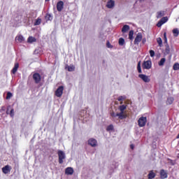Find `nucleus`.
I'll return each instance as SVG.
<instances>
[{"label":"nucleus","mask_w":179,"mask_h":179,"mask_svg":"<svg viewBox=\"0 0 179 179\" xmlns=\"http://www.w3.org/2000/svg\"><path fill=\"white\" fill-rule=\"evenodd\" d=\"M146 122H148V118L146 117H141L138 120V124L140 128H142L146 125Z\"/></svg>","instance_id":"f257e3e1"},{"label":"nucleus","mask_w":179,"mask_h":179,"mask_svg":"<svg viewBox=\"0 0 179 179\" xmlns=\"http://www.w3.org/2000/svg\"><path fill=\"white\" fill-rule=\"evenodd\" d=\"M57 155L59 157V164H62V163H64V159H65L66 157L65 152H64L62 150H58Z\"/></svg>","instance_id":"f03ea898"},{"label":"nucleus","mask_w":179,"mask_h":179,"mask_svg":"<svg viewBox=\"0 0 179 179\" xmlns=\"http://www.w3.org/2000/svg\"><path fill=\"white\" fill-rule=\"evenodd\" d=\"M143 69H150L152 68V61L145 60L143 62Z\"/></svg>","instance_id":"7ed1b4c3"},{"label":"nucleus","mask_w":179,"mask_h":179,"mask_svg":"<svg viewBox=\"0 0 179 179\" xmlns=\"http://www.w3.org/2000/svg\"><path fill=\"white\" fill-rule=\"evenodd\" d=\"M142 38H143L142 33L141 32L138 33L134 40V44L136 45H138L139 43L142 41Z\"/></svg>","instance_id":"20e7f679"},{"label":"nucleus","mask_w":179,"mask_h":179,"mask_svg":"<svg viewBox=\"0 0 179 179\" xmlns=\"http://www.w3.org/2000/svg\"><path fill=\"white\" fill-rule=\"evenodd\" d=\"M106 8H108V9H114V8H115V1L108 0L106 3Z\"/></svg>","instance_id":"39448f33"},{"label":"nucleus","mask_w":179,"mask_h":179,"mask_svg":"<svg viewBox=\"0 0 179 179\" xmlns=\"http://www.w3.org/2000/svg\"><path fill=\"white\" fill-rule=\"evenodd\" d=\"M169 21V17H163L157 24V27H162L164 23H166V22Z\"/></svg>","instance_id":"423d86ee"},{"label":"nucleus","mask_w":179,"mask_h":179,"mask_svg":"<svg viewBox=\"0 0 179 179\" xmlns=\"http://www.w3.org/2000/svg\"><path fill=\"white\" fill-rule=\"evenodd\" d=\"M87 143L90 146H92V148H96V146H97V140L91 138L88 140Z\"/></svg>","instance_id":"0eeeda50"},{"label":"nucleus","mask_w":179,"mask_h":179,"mask_svg":"<svg viewBox=\"0 0 179 179\" xmlns=\"http://www.w3.org/2000/svg\"><path fill=\"white\" fill-rule=\"evenodd\" d=\"M33 79L35 82V83H40L41 80V76L38 73H35L33 75Z\"/></svg>","instance_id":"6e6552de"},{"label":"nucleus","mask_w":179,"mask_h":179,"mask_svg":"<svg viewBox=\"0 0 179 179\" xmlns=\"http://www.w3.org/2000/svg\"><path fill=\"white\" fill-rule=\"evenodd\" d=\"M63 93H64V86H60L56 90L55 95L57 96V97H61Z\"/></svg>","instance_id":"1a4fd4ad"},{"label":"nucleus","mask_w":179,"mask_h":179,"mask_svg":"<svg viewBox=\"0 0 179 179\" xmlns=\"http://www.w3.org/2000/svg\"><path fill=\"white\" fill-rule=\"evenodd\" d=\"M138 78H140V79L143 80V82H145V83H149V82H150V78H149V76H148L145 74H139Z\"/></svg>","instance_id":"9d476101"},{"label":"nucleus","mask_w":179,"mask_h":179,"mask_svg":"<svg viewBox=\"0 0 179 179\" xmlns=\"http://www.w3.org/2000/svg\"><path fill=\"white\" fill-rule=\"evenodd\" d=\"M57 9L58 12H62V9H64V1H59L57 3Z\"/></svg>","instance_id":"9b49d317"},{"label":"nucleus","mask_w":179,"mask_h":179,"mask_svg":"<svg viewBox=\"0 0 179 179\" xmlns=\"http://www.w3.org/2000/svg\"><path fill=\"white\" fill-rule=\"evenodd\" d=\"M15 41H16V43H24V37H23V36H22V35H17L15 37Z\"/></svg>","instance_id":"f8f14e48"},{"label":"nucleus","mask_w":179,"mask_h":179,"mask_svg":"<svg viewBox=\"0 0 179 179\" xmlns=\"http://www.w3.org/2000/svg\"><path fill=\"white\" fill-rule=\"evenodd\" d=\"M116 115H117L119 120H124L127 117V114H125L124 112L116 113Z\"/></svg>","instance_id":"ddd939ff"},{"label":"nucleus","mask_w":179,"mask_h":179,"mask_svg":"<svg viewBox=\"0 0 179 179\" xmlns=\"http://www.w3.org/2000/svg\"><path fill=\"white\" fill-rule=\"evenodd\" d=\"M65 173L67 176H72L73 174V169L72 167H68L66 169Z\"/></svg>","instance_id":"4468645a"},{"label":"nucleus","mask_w":179,"mask_h":179,"mask_svg":"<svg viewBox=\"0 0 179 179\" xmlns=\"http://www.w3.org/2000/svg\"><path fill=\"white\" fill-rule=\"evenodd\" d=\"M10 166L9 165H7L2 168V171L4 174H8L9 171H10Z\"/></svg>","instance_id":"2eb2a0df"},{"label":"nucleus","mask_w":179,"mask_h":179,"mask_svg":"<svg viewBox=\"0 0 179 179\" xmlns=\"http://www.w3.org/2000/svg\"><path fill=\"white\" fill-rule=\"evenodd\" d=\"M65 69L69 71V72H73V71H75V66L73 65H66Z\"/></svg>","instance_id":"dca6fc26"},{"label":"nucleus","mask_w":179,"mask_h":179,"mask_svg":"<svg viewBox=\"0 0 179 179\" xmlns=\"http://www.w3.org/2000/svg\"><path fill=\"white\" fill-rule=\"evenodd\" d=\"M164 15H166V13L164 11H163V10L158 11L157 13V18L160 19V18L163 17V16H164Z\"/></svg>","instance_id":"f3484780"},{"label":"nucleus","mask_w":179,"mask_h":179,"mask_svg":"<svg viewBox=\"0 0 179 179\" xmlns=\"http://www.w3.org/2000/svg\"><path fill=\"white\" fill-rule=\"evenodd\" d=\"M17 69H19V64L15 63V66L12 70V73H13V74L16 73V72H17Z\"/></svg>","instance_id":"a211bd4d"},{"label":"nucleus","mask_w":179,"mask_h":179,"mask_svg":"<svg viewBox=\"0 0 179 179\" xmlns=\"http://www.w3.org/2000/svg\"><path fill=\"white\" fill-rule=\"evenodd\" d=\"M161 178H167V173H166L165 170H161L160 171Z\"/></svg>","instance_id":"6ab92c4d"},{"label":"nucleus","mask_w":179,"mask_h":179,"mask_svg":"<svg viewBox=\"0 0 179 179\" xmlns=\"http://www.w3.org/2000/svg\"><path fill=\"white\" fill-rule=\"evenodd\" d=\"M129 30V25H124L122 29V33H127Z\"/></svg>","instance_id":"aec40b11"},{"label":"nucleus","mask_w":179,"mask_h":179,"mask_svg":"<svg viewBox=\"0 0 179 179\" xmlns=\"http://www.w3.org/2000/svg\"><path fill=\"white\" fill-rule=\"evenodd\" d=\"M172 33H173L174 37H178V34H179L178 29H177V28L173 29L172 31Z\"/></svg>","instance_id":"412c9836"},{"label":"nucleus","mask_w":179,"mask_h":179,"mask_svg":"<svg viewBox=\"0 0 179 179\" xmlns=\"http://www.w3.org/2000/svg\"><path fill=\"white\" fill-rule=\"evenodd\" d=\"M165 63H166V58H162L159 62L158 65L159 66H164Z\"/></svg>","instance_id":"4be33fe9"},{"label":"nucleus","mask_w":179,"mask_h":179,"mask_svg":"<svg viewBox=\"0 0 179 179\" xmlns=\"http://www.w3.org/2000/svg\"><path fill=\"white\" fill-rule=\"evenodd\" d=\"M28 43H36V39L33 36H29L27 40Z\"/></svg>","instance_id":"5701e85b"},{"label":"nucleus","mask_w":179,"mask_h":179,"mask_svg":"<svg viewBox=\"0 0 179 179\" xmlns=\"http://www.w3.org/2000/svg\"><path fill=\"white\" fill-rule=\"evenodd\" d=\"M155 176H156V174H155V173L152 171L148 174L149 179H153V178H155Z\"/></svg>","instance_id":"b1692460"},{"label":"nucleus","mask_w":179,"mask_h":179,"mask_svg":"<svg viewBox=\"0 0 179 179\" xmlns=\"http://www.w3.org/2000/svg\"><path fill=\"white\" fill-rule=\"evenodd\" d=\"M127 109V106L125 105H122L119 106V110L120 112L124 113V110Z\"/></svg>","instance_id":"393cba45"},{"label":"nucleus","mask_w":179,"mask_h":179,"mask_svg":"<svg viewBox=\"0 0 179 179\" xmlns=\"http://www.w3.org/2000/svg\"><path fill=\"white\" fill-rule=\"evenodd\" d=\"M129 40H134V30H131L129 33Z\"/></svg>","instance_id":"a878e982"},{"label":"nucleus","mask_w":179,"mask_h":179,"mask_svg":"<svg viewBox=\"0 0 179 179\" xmlns=\"http://www.w3.org/2000/svg\"><path fill=\"white\" fill-rule=\"evenodd\" d=\"M157 42L158 43L159 47H162L163 45V41L162 40V38H157Z\"/></svg>","instance_id":"bb28decb"},{"label":"nucleus","mask_w":179,"mask_h":179,"mask_svg":"<svg viewBox=\"0 0 179 179\" xmlns=\"http://www.w3.org/2000/svg\"><path fill=\"white\" fill-rule=\"evenodd\" d=\"M125 44V40L122 38H119V45H124Z\"/></svg>","instance_id":"cd10ccee"},{"label":"nucleus","mask_w":179,"mask_h":179,"mask_svg":"<svg viewBox=\"0 0 179 179\" xmlns=\"http://www.w3.org/2000/svg\"><path fill=\"white\" fill-rule=\"evenodd\" d=\"M137 71H138V73H142V69L141 68V62H139L138 63Z\"/></svg>","instance_id":"c85d7f7f"},{"label":"nucleus","mask_w":179,"mask_h":179,"mask_svg":"<svg viewBox=\"0 0 179 179\" xmlns=\"http://www.w3.org/2000/svg\"><path fill=\"white\" fill-rule=\"evenodd\" d=\"M173 101H174V98L169 97L167 99V104H173Z\"/></svg>","instance_id":"c756f323"},{"label":"nucleus","mask_w":179,"mask_h":179,"mask_svg":"<svg viewBox=\"0 0 179 179\" xmlns=\"http://www.w3.org/2000/svg\"><path fill=\"white\" fill-rule=\"evenodd\" d=\"M41 24V19L38 18V19L36 20V22H35V23H34V25H35V26H38V24Z\"/></svg>","instance_id":"7c9ffc66"},{"label":"nucleus","mask_w":179,"mask_h":179,"mask_svg":"<svg viewBox=\"0 0 179 179\" xmlns=\"http://www.w3.org/2000/svg\"><path fill=\"white\" fill-rule=\"evenodd\" d=\"M178 69H179V64L178 63H176L173 65V70L174 71H178Z\"/></svg>","instance_id":"2f4dec72"},{"label":"nucleus","mask_w":179,"mask_h":179,"mask_svg":"<svg viewBox=\"0 0 179 179\" xmlns=\"http://www.w3.org/2000/svg\"><path fill=\"white\" fill-rule=\"evenodd\" d=\"M127 97L125 96H120L117 98L118 101H123Z\"/></svg>","instance_id":"473e14b6"},{"label":"nucleus","mask_w":179,"mask_h":179,"mask_svg":"<svg viewBox=\"0 0 179 179\" xmlns=\"http://www.w3.org/2000/svg\"><path fill=\"white\" fill-rule=\"evenodd\" d=\"M113 129H114V126H113V124L108 126L106 128V131H113Z\"/></svg>","instance_id":"72a5a7b5"},{"label":"nucleus","mask_w":179,"mask_h":179,"mask_svg":"<svg viewBox=\"0 0 179 179\" xmlns=\"http://www.w3.org/2000/svg\"><path fill=\"white\" fill-rule=\"evenodd\" d=\"M13 95L10 92L7 93L6 99L9 100V99L12 98Z\"/></svg>","instance_id":"f704fd0d"},{"label":"nucleus","mask_w":179,"mask_h":179,"mask_svg":"<svg viewBox=\"0 0 179 179\" xmlns=\"http://www.w3.org/2000/svg\"><path fill=\"white\" fill-rule=\"evenodd\" d=\"M106 47L108 48H113V45H111V43H110V41H107L106 43Z\"/></svg>","instance_id":"c9c22d12"},{"label":"nucleus","mask_w":179,"mask_h":179,"mask_svg":"<svg viewBox=\"0 0 179 179\" xmlns=\"http://www.w3.org/2000/svg\"><path fill=\"white\" fill-rule=\"evenodd\" d=\"M150 55L152 58H153V57H155V50H150Z\"/></svg>","instance_id":"e433bc0d"},{"label":"nucleus","mask_w":179,"mask_h":179,"mask_svg":"<svg viewBox=\"0 0 179 179\" xmlns=\"http://www.w3.org/2000/svg\"><path fill=\"white\" fill-rule=\"evenodd\" d=\"M10 117H13L15 115V110L13 109L10 110Z\"/></svg>","instance_id":"4c0bfd02"},{"label":"nucleus","mask_w":179,"mask_h":179,"mask_svg":"<svg viewBox=\"0 0 179 179\" xmlns=\"http://www.w3.org/2000/svg\"><path fill=\"white\" fill-rule=\"evenodd\" d=\"M110 115L112 117V118H115L116 117H117V113H114V112H113L112 113H110Z\"/></svg>","instance_id":"58836bf2"},{"label":"nucleus","mask_w":179,"mask_h":179,"mask_svg":"<svg viewBox=\"0 0 179 179\" xmlns=\"http://www.w3.org/2000/svg\"><path fill=\"white\" fill-rule=\"evenodd\" d=\"M166 54H169V52H170V48L169 46H166Z\"/></svg>","instance_id":"ea45409f"},{"label":"nucleus","mask_w":179,"mask_h":179,"mask_svg":"<svg viewBox=\"0 0 179 179\" xmlns=\"http://www.w3.org/2000/svg\"><path fill=\"white\" fill-rule=\"evenodd\" d=\"M141 41H142V43L145 44V43H146V38H143Z\"/></svg>","instance_id":"a19ab883"},{"label":"nucleus","mask_w":179,"mask_h":179,"mask_svg":"<svg viewBox=\"0 0 179 179\" xmlns=\"http://www.w3.org/2000/svg\"><path fill=\"white\" fill-rule=\"evenodd\" d=\"M130 148H131V149H134V144L130 145Z\"/></svg>","instance_id":"79ce46f5"},{"label":"nucleus","mask_w":179,"mask_h":179,"mask_svg":"<svg viewBox=\"0 0 179 179\" xmlns=\"http://www.w3.org/2000/svg\"><path fill=\"white\" fill-rule=\"evenodd\" d=\"M164 38H167V36H166V32L164 34Z\"/></svg>","instance_id":"37998d69"},{"label":"nucleus","mask_w":179,"mask_h":179,"mask_svg":"<svg viewBox=\"0 0 179 179\" xmlns=\"http://www.w3.org/2000/svg\"><path fill=\"white\" fill-rule=\"evenodd\" d=\"M48 16H49V20L52 19V17L51 15H48Z\"/></svg>","instance_id":"c03bdc74"},{"label":"nucleus","mask_w":179,"mask_h":179,"mask_svg":"<svg viewBox=\"0 0 179 179\" xmlns=\"http://www.w3.org/2000/svg\"><path fill=\"white\" fill-rule=\"evenodd\" d=\"M164 43H167V38H164Z\"/></svg>","instance_id":"a18cd8bd"},{"label":"nucleus","mask_w":179,"mask_h":179,"mask_svg":"<svg viewBox=\"0 0 179 179\" xmlns=\"http://www.w3.org/2000/svg\"><path fill=\"white\" fill-rule=\"evenodd\" d=\"M3 108H3V107H2V110H3Z\"/></svg>","instance_id":"49530a36"},{"label":"nucleus","mask_w":179,"mask_h":179,"mask_svg":"<svg viewBox=\"0 0 179 179\" xmlns=\"http://www.w3.org/2000/svg\"><path fill=\"white\" fill-rule=\"evenodd\" d=\"M45 1H50V0H45Z\"/></svg>","instance_id":"de8ad7c7"},{"label":"nucleus","mask_w":179,"mask_h":179,"mask_svg":"<svg viewBox=\"0 0 179 179\" xmlns=\"http://www.w3.org/2000/svg\"><path fill=\"white\" fill-rule=\"evenodd\" d=\"M141 1H142V0H140Z\"/></svg>","instance_id":"09e8293b"}]
</instances>
